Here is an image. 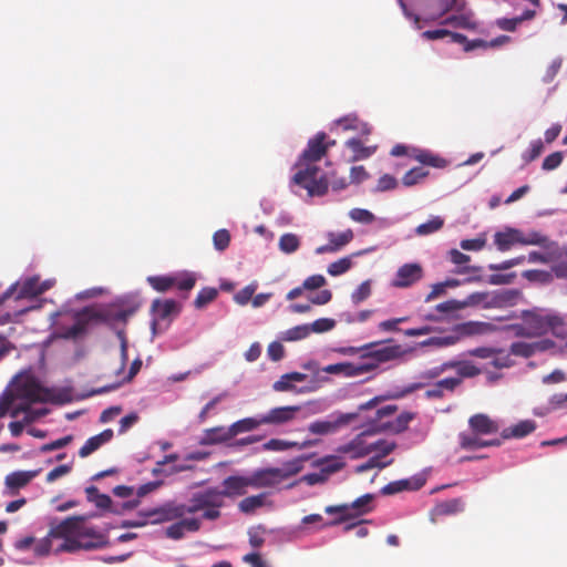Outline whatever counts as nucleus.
<instances>
[{"label":"nucleus","instance_id":"f257e3e1","mask_svg":"<svg viewBox=\"0 0 567 567\" xmlns=\"http://www.w3.org/2000/svg\"><path fill=\"white\" fill-rule=\"evenodd\" d=\"M138 305L132 297L117 298L109 306L94 309L84 307L82 310H72L64 305L60 310L50 313V326L55 328V334L66 340L83 338L93 324L104 323L116 331L121 343V367L116 374L123 372L127 362V340L124 330L127 319L136 311Z\"/></svg>","mask_w":567,"mask_h":567},{"label":"nucleus","instance_id":"f03ea898","mask_svg":"<svg viewBox=\"0 0 567 567\" xmlns=\"http://www.w3.org/2000/svg\"><path fill=\"white\" fill-rule=\"evenodd\" d=\"M326 137V133L319 132L310 138L295 164L299 169L291 178V187L305 188L310 197L326 195L330 185L326 174L316 165L327 153Z\"/></svg>","mask_w":567,"mask_h":567},{"label":"nucleus","instance_id":"7ed1b4c3","mask_svg":"<svg viewBox=\"0 0 567 567\" xmlns=\"http://www.w3.org/2000/svg\"><path fill=\"white\" fill-rule=\"evenodd\" d=\"M522 323L515 324L516 337L536 338L551 331L556 337H567V323L556 311L543 308H533L520 312Z\"/></svg>","mask_w":567,"mask_h":567},{"label":"nucleus","instance_id":"20e7f679","mask_svg":"<svg viewBox=\"0 0 567 567\" xmlns=\"http://www.w3.org/2000/svg\"><path fill=\"white\" fill-rule=\"evenodd\" d=\"M495 331V326L484 321H465L451 327L445 336L431 337L419 343L420 347L449 348L465 338L484 336Z\"/></svg>","mask_w":567,"mask_h":567},{"label":"nucleus","instance_id":"39448f33","mask_svg":"<svg viewBox=\"0 0 567 567\" xmlns=\"http://www.w3.org/2000/svg\"><path fill=\"white\" fill-rule=\"evenodd\" d=\"M73 519L65 518L55 525H51L49 537L61 538L63 542L55 548V553H78L81 550L80 537L75 530Z\"/></svg>","mask_w":567,"mask_h":567},{"label":"nucleus","instance_id":"423d86ee","mask_svg":"<svg viewBox=\"0 0 567 567\" xmlns=\"http://www.w3.org/2000/svg\"><path fill=\"white\" fill-rule=\"evenodd\" d=\"M383 342H370V346L364 354H361V363L373 365V371L379 368L381 363L389 362L401 358L405 354V350L400 344L382 346Z\"/></svg>","mask_w":567,"mask_h":567},{"label":"nucleus","instance_id":"0eeeda50","mask_svg":"<svg viewBox=\"0 0 567 567\" xmlns=\"http://www.w3.org/2000/svg\"><path fill=\"white\" fill-rule=\"evenodd\" d=\"M358 417V413H342L333 412L324 419L316 420L311 422L307 430L311 434L316 435H330L337 433L340 429L349 425L352 421Z\"/></svg>","mask_w":567,"mask_h":567},{"label":"nucleus","instance_id":"6e6552de","mask_svg":"<svg viewBox=\"0 0 567 567\" xmlns=\"http://www.w3.org/2000/svg\"><path fill=\"white\" fill-rule=\"evenodd\" d=\"M138 515L150 519L151 524H162L184 517V504L166 502L157 507L141 509Z\"/></svg>","mask_w":567,"mask_h":567},{"label":"nucleus","instance_id":"1a4fd4ad","mask_svg":"<svg viewBox=\"0 0 567 567\" xmlns=\"http://www.w3.org/2000/svg\"><path fill=\"white\" fill-rule=\"evenodd\" d=\"M30 402L66 404L72 402V389L37 386L28 391Z\"/></svg>","mask_w":567,"mask_h":567},{"label":"nucleus","instance_id":"9d476101","mask_svg":"<svg viewBox=\"0 0 567 567\" xmlns=\"http://www.w3.org/2000/svg\"><path fill=\"white\" fill-rule=\"evenodd\" d=\"M223 499H219L217 487H210L205 491L194 493L189 498V504H184V515L195 514L204 511L206 507H221Z\"/></svg>","mask_w":567,"mask_h":567},{"label":"nucleus","instance_id":"9b49d317","mask_svg":"<svg viewBox=\"0 0 567 567\" xmlns=\"http://www.w3.org/2000/svg\"><path fill=\"white\" fill-rule=\"evenodd\" d=\"M431 468H424L422 472L403 480L390 482L381 488L382 495H394L403 491H417L424 486L427 480V474Z\"/></svg>","mask_w":567,"mask_h":567},{"label":"nucleus","instance_id":"f8f14e48","mask_svg":"<svg viewBox=\"0 0 567 567\" xmlns=\"http://www.w3.org/2000/svg\"><path fill=\"white\" fill-rule=\"evenodd\" d=\"M373 432H378L374 426L361 432L349 443L340 445L337 451L342 454H349L353 460L369 455L372 453L371 442H368L365 437Z\"/></svg>","mask_w":567,"mask_h":567},{"label":"nucleus","instance_id":"ddd939ff","mask_svg":"<svg viewBox=\"0 0 567 567\" xmlns=\"http://www.w3.org/2000/svg\"><path fill=\"white\" fill-rule=\"evenodd\" d=\"M322 372L328 374H340L346 378H355L373 371V365L360 362H338L323 367Z\"/></svg>","mask_w":567,"mask_h":567},{"label":"nucleus","instance_id":"4468645a","mask_svg":"<svg viewBox=\"0 0 567 567\" xmlns=\"http://www.w3.org/2000/svg\"><path fill=\"white\" fill-rule=\"evenodd\" d=\"M39 278L33 276L27 278L22 284H12L2 295L0 303L14 296L17 300L33 298L39 295Z\"/></svg>","mask_w":567,"mask_h":567},{"label":"nucleus","instance_id":"2eb2a0df","mask_svg":"<svg viewBox=\"0 0 567 567\" xmlns=\"http://www.w3.org/2000/svg\"><path fill=\"white\" fill-rule=\"evenodd\" d=\"M555 347V342L550 339H542L534 342L516 341L509 347V354L530 358L536 353L549 351Z\"/></svg>","mask_w":567,"mask_h":567},{"label":"nucleus","instance_id":"dca6fc26","mask_svg":"<svg viewBox=\"0 0 567 567\" xmlns=\"http://www.w3.org/2000/svg\"><path fill=\"white\" fill-rule=\"evenodd\" d=\"M423 277V268L417 262L402 265L395 272L392 286L395 288H408L420 281Z\"/></svg>","mask_w":567,"mask_h":567},{"label":"nucleus","instance_id":"f3484780","mask_svg":"<svg viewBox=\"0 0 567 567\" xmlns=\"http://www.w3.org/2000/svg\"><path fill=\"white\" fill-rule=\"evenodd\" d=\"M520 291L517 289H499L489 293L485 301L484 309L505 308L517 305L520 298Z\"/></svg>","mask_w":567,"mask_h":567},{"label":"nucleus","instance_id":"a211bd4d","mask_svg":"<svg viewBox=\"0 0 567 567\" xmlns=\"http://www.w3.org/2000/svg\"><path fill=\"white\" fill-rule=\"evenodd\" d=\"M223 489L217 488L219 499L223 497H233L244 495L246 488L250 486L248 475H230L226 477L223 483Z\"/></svg>","mask_w":567,"mask_h":567},{"label":"nucleus","instance_id":"6ab92c4d","mask_svg":"<svg viewBox=\"0 0 567 567\" xmlns=\"http://www.w3.org/2000/svg\"><path fill=\"white\" fill-rule=\"evenodd\" d=\"M308 378L307 374L305 373H301V372H290V373H286V374H282L280 377L279 380H277L274 384H272V389L276 391V392H288V391H292V392H297V393H307V392H310L313 390V388H309V386H301V388H297L293 383L295 382H303L306 381Z\"/></svg>","mask_w":567,"mask_h":567},{"label":"nucleus","instance_id":"aec40b11","mask_svg":"<svg viewBox=\"0 0 567 567\" xmlns=\"http://www.w3.org/2000/svg\"><path fill=\"white\" fill-rule=\"evenodd\" d=\"M277 473L278 472L275 470V467H264L252 471L248 475L250 487H276L278 484H280L279 478L277 477Z\"/></svg>","mask_w":567,"mask_h":567},{"label":"nucleus","instance_id":"412c9836","mask_svg":"<svg viewBox=\"0 0 567 567\" xmlns=\"http://www.w3.org/2000/svg\"><path fill=\"white\" fill-rule=\"evenodd\" d=\"M200 519L199 518H179L176 523L169 525L165 529V535L167 538L179 540L184 538L185 532H197L200 528Z\"/></svg>","mask_w":567,"mask_h":567},{"label":"nucleus","instance_id":"4be33fe9","mask_svg":"<svg viewBox=\"0 0 567 567\" xmlns=\"http://www.w3.org/2000/svg\"><path fill=\"white\" fill-rule=\"evenodd\" d=\"M468 425L473 431L472 435L495 434L501 427L498 421L492 420L488 415L483 413L472 415L468 420Z\"/></svg>","mask_w":567,"mask_h":567},{"label":"nucleus","instance_id":"5701e85b","mask_svg":"<svg viewBox=\"0 0 567 567\" xmlns=\"http://www.w3.org/2000/svg\"><path fill=\"white\" fill-rule=\"evenodd\" d=\"M152 315L159 321H171L172 316L181 312V305L174 299H155L151 307ZM169 324V322H167Z\"/></svg>","mask_w":567,"mask_h":567},{"label":"nucleus","instance_id":"b1692460","mask_svg":"<svg viewBox=\"0 0 567 567\" xmlns=\"http://www.w3.org/2000/svg\"><path fill=\"white\" fill-rule=\"evenodd\" d=\"M520 245L538 246L542 249H559L558 243L537 230H520Z\"/></svg>","mask_w":567,"mask_h":567},{"label":"nucleus","instance_id":"393cba45","mask_svg":"<svg viewBox=\"0 0 567 567\" xmlns=\"http://www.w3.org/2000/svg\"><path fill=\"white\" fill-rule=\"evenodd\" d=\"M300 411V406H279L271 409L268 413L260 415L264 424H282L292 420L296 413Z\"/></svg>","mask_w":567,"mask_h":567},{"label":"nucleus","instance_id":"a878e982","mask_svg":"<svg viewBox=\"0 0 567 567\" xmlns=\"http://www.w3.org/2000/svg\"><path fill=\"white\" fill-rule=\"evenodd\" d=\"M311 456L312 454H303L287 462H284L281 467H275V470L278 472L277 477L279 478V482L281 483L282 481L288 480L300 473L303 468V463L309 461Z\"/></svg>","mask_w":567,"mask_h":567},{"label":"nucleus","instance_id":"bb28decb","mask_svg":"<svg viewBox=\"0 0 567 567\" xmlns=\"http://www.w3.org/2000/svg\"><path fill=\"white\" fill-rule=\"evenodd\" d=\"M460 445L463 450L475 451L484 447L501 446L503 443L501 439L483 440L478 435H471L466 433H460Z\"/></svg>","mask_w":567,"mask_h":567},{"label":"nucleus","instance_id":"cd10ccee","mask_svg":"<svg viewBox=\"0 0 567 567\" xmlns=\"http://www.w3.org/2000/svg\"><path fill=\"white\" fill-rule=\"evenodd\" d=\"M494 244L499 251H507L516 244L520 245V229L507 227L503 231L495 233Z\"/></svg>","mask_w":567,"mask_h":567},{"label":"nucleus","instance_id":"c85d7f7f","mask_svg":"<svg viewBox=\"0 0 567 567\" xmlns=\"http://www.w3.org/2000/svg\"><path fill=\"white\" fill-rule=\"evenodd\" d=\"M113 430L106 429L102 431L100 434L91 436L79 450L80 457H87L89 455L97 451L103 444L109 443L113 439Z\"/></svg>","mask_w":567,"mask_h":567},{"label":"nucleus","instance_id":"c756f323","mask_svg":"<svg viewBox=\"0 0 567 567\" xmlns=\"http://www.w3.org/2000/svg\"><path fill=\"white\" fill-rule=\"evenodd\" d=\"M536 422L533 420H523L515 425L503 429L502 440L523 439L536 430Z\"/></svg>","mask_w":567,"mask_h":567},{"label":"nucleus","instance_id":"7c9ffc66","mask_svg":"<svg viewBox=\"0 0 567 567\" xmlns=\"http://www.w3.org/2000/svg\"><path fill=\"white\" fill-rule=\"evenodd\" d=\"M464 511V502L462 498H452L444 502L439 503L431 511V522L435 523L436 518L440 516L446 515H455Z\"/></svg>","mask_w":567,"mask_h":567},{"label":"nucleus","instance_id":"2f4dec72","mask_svg":"<svg viewBox=\"0 0 567 567\" xmlns=\"http://www.w3.org/2000/svg\"><path fill=\"white\" fill-rule=\"evenodd\" d=\"M346 146L352 151V156L348 158V162L354 163L371 157L377 146H364L359 138L352 137L346 142Z\"/></svg>","mask_w":567,"mask_h":567},{"label":"nucleus","instance_id":"473e14b6","mask_svg":"<svg viewBox=\"0 0 567 567\" xmlns=\"http://www.w3.org/2000/svg\"><path fill=\"white\" fill-rule=\"evenodd\" d=\"M231 439V435L228 433V427L225 426H216L212 429H206L202 436L199 437L200 445H215L219 443L227 442Z\"/></svg>","mask_w":567,"mask_h":567},{"label":"nucleus","instance_id":"72a5a7b5","mask_svg":"<svg viewBox=\"0 0 567 567\" xmlns=\"http://www.w3.org/2000/svg\"><path fill=\"white\" fill-rule=\"evenodd\" d=\"M414 416L415 415L412 412H403L398 415L395 420L384 422L375 429L378 432L390 431L392 433L399 434L408 429L409 423L414 419Z\"/></svg>","mask_w":567,"mask_h":567},{"label":"nucleus","instance_id":"f704fd0d","mask_svg":"<svg viewBox=\"0 0 567 567\" xmlns=\"http://www.w3.org/2000/svg\"><path fill=\"white\" fill-rule=\"evenodd\" d=\"M85 493L87 501L90 503H93L97 508L103 511H110L112 513H117V511L112 507V498L107 494L100 493L96 486L91 485L86 487Z\"/></svg>","mask_w":567,"mask_h":567},{"label":"nucleus","instance_id":"c9c22d12","mask_svg":"<svg viewBox=\"0 0 567 567\" xmlns=\"http://www.w3.org/2000/svg\"><path fill=\"white\" fill-rule=\"evenodd\" d=\"M373 499H374V495L368 493V494L360 496L352 503L347 504L348 513H351V515H352L351 519L370 513L373 508V505H372Z\"/></svg>","mask_w":567,"mask_h":567},{"label":"nucleus","instance_id":"e433bc0d","mask_svg":"<svg viewBox=\"0 0 567 567\" xmlns=\"http://www.w3.org/2000/svg\"><path fill=\"white\" fill-rule=\"evenodd\" d=\"M41 470L17 471L6 477V485L9 488H21L39 475Z\"/></svg>","mask_w":567,"mask_h":567},{"label":"nucleus","instance_id":"4c0bfd02","mask_svg":"<svg viewBox=\"0 0 567 567\" xmlns=\"http://www.w3.org/2000/svg\"><path fill=\"white\" fill-rule=\"evenodd\" d=\"M312 466L320 467L321 471L329 478L331 474L337 473L343 468L344 462L336 455H328L322 458L316 460L312 463Z\"/></svg>","mask_w":567,"mask_h":567},{"label":"nucleus","instance_id":"58836bf2","mask_svg":"<svg viewBox=\"0 0 567 567\" xmlns=\"http://www.w3.org/2000/svg\"><path fill=\"white\" fill-rule=\"evenodd\" d=\"M425 40H441L447 38L450 43H463L466 37L462 33L452 32L446 29L426 30L422 34Z\"/></svg>","mask_w":567,"mask_h":567},{"label":"nucleus","instance_id":"ea45409f","mask_svg":"<svg viewBox=\"0 0 567 567\" xmlns=\"http://www.w3.org/2000/svg\"><path fill=\"white\" fill-rule=\"evenodd\" d=\"M264 422L260 421V415L255 417H245L236 421L228 427V433L231 435V439L236 435L245 432L252 431L257 429Z\"/></svg>","mask_w":567,"mask_h":567},{"label":"nucleus","instance_id":"a19ab883","mask_svg":"<svg viewBox=\"0 0 567 567\" xmlns=\"http://www.w3.org/2000/svg\"><path fill=\"white\" fill-rule=\"evenodd\" d=\"M414 158L423 165H429L436 168H443L446 166V159L432 153L429 150L416 148Z\"/></svg>","mask_w":567,"mask_h":567},{"label":"nucleus","instance_id":"79ce46f5","mask_svg":"<svg viewBox=\"0 0 567 567\" xmlns=\"http://www.w3.org/2000/svg\"><path fill=\"white\" fill-rule=\"evenodd\" d=\"M172 280H174V287H176L179 291L187 293L194 288L197 276L192 271H182L172 275Z\"/></svg>","mask_w":567,"mask_h":567},{"label":"nucleus","instance_id":"37998d69","mask_svg":"<svg viewBox=\"0 0 567 567\" xmlns=\"http://www.w3.org/2000/svg\"><path fill=\"white\" fill-rule=\"evenodd\" d=\"M309 330L307 323L295 326L290 329L281 331L279 334V339L287 342L299 341L308 338Z\"/></svg>","mask_w":567,"mask_h":567},{"label":"nucleus","instance_id":"c03bdc74","mask_svg":"<svg viewBox=\"0 0 567 567\" xmlns=\"http://www.w3.org/2000/svg\"><path fill=\"white\" fill-rule=\"evenodd\" d=\"M278 247L281 252L291 255L296 252L300 247V238L292 233L284 234L279 238Z\"/></svg>","mask_w":567,"mask_h":567},{"label":"nucleus","instance_id":"a18cd8bd","mask_svg":"<svg viewBox=\"0 0 567 567\" xmlns=\"http://www.w3.org/2000/svg\"><path fill=\"white\" fill-rule=\"evenodd\" d=\"M444 225V219L441 216H432L430 220L419 225L414 233L417 236H429L439 231Z\"/></svg>","mask_w":567,"mask_h":567},{"label":"nucleus","instance_id":"49530a36","mask_svg":"<svg viewBox=\"0 0 567 567\" xmlns=\"http://www.w3.org/2000/svg\"><path fill=\"white\" fill-rule=\"evenodd\" d=\"M68 518L74 520L75 526H76L75 530H76L79 536H82V538L83 537H89V538L96 539L97 536H106L105 534L100 533L99 530H96L95 527L86 526L84 524L85 516H71V517H68Z\"/></svg>","mask_w":567,"mask_h":567},{"label":"nucleus","instance_id":"de8ad7c7","mask_svg":"<svg viewBox=\"0 0 567 567\" xmlns=\"http://www.w3.org/2000/svg\"><path fill=\"white\" fill-rule=\"evenodd\" d=\"M266 503V494L252 495L244 498L239 503V509L243 513H252L255 509L262 507Z\"/></svg>","mask_w":567,"mask_h":567},{"label":"nucleus","instance_id":"09e8293b","mask_svg":"<svg viewBox=\"0 0 567 567\" xmlns=\"http://www.w3.org/2000/svg\"><path fill=\"white\" fill-rule=\"evenodd\" d=\"M427 175H429V171H426L424 167H422V166L413 167L404 174V176L402 178V183L404 186L411 187V186L419 184Z\"/></svg>","mask_w":567,"mask_h":567},{"label":"nucleus","instance_id":"8fccbe9b","mask_svg":"<svg viewBox=\"0 0 567 567\" xmlns=\"http://www.w3.org/2000/svg\"><path fill=\"white\" fill-rule=\"evenodd\" d=\"M349 218L361 225H372L375 220V215L365 208H352L348 213Z\"/></svg>","mask_w":567,"mask_h":567},{"label":"nucleus","instance_id":"3c124183","mask_svg":"<svg viewBox=\"0 0 567 567\" xmlns=\"http://www.w3.org/2000/svg\"><path fill=\"white\" fill-rule=\"evenodd\" d=\"M544 252L533 250L528 254V262L549 264L558 257L559 249H543Z\"/></svg>","mask_w":567,"mask_h":567},{"label":"nucleus","instance_id":"603ef678","mask_svg":"<svg viewBox=\"0 0 567 567\" xmlns=\"http://www.w3.org/2000/svg\"><path fill=\"white\" fill-rule=\"evenodd\" d=\"M327 480H328V477L320 470V472L308 473V474L302 475L299 480H297L293 483L289 484L288 488H293L299 483H306L309 486H315V485H319V484L326 483Z\"/></svg>","mask_w":567,"mask_h":567},{"label":"nucleus","instance_id":"864d4df0","mask_svg":"<svg viewBox=\"0 0 567 567\" xmlns=\"http://www.w3.org/2000/svg\"><path fill=\"white\" fill-rule=\"evenodd\" d=\"M80 544L81 550H94L109 547L110 540L107 536H97L96 539L81 536Z\"/></svg>","mask_w":567,"mask_h":567},{"label":"nucleus","instance_id":"5fc2aeb1","mask_svg":"<svg viewBox=\"0 0 567 567\" xmlns=\"http://www.w3.org/2000/svg\"><path fill=\"white\" fill-rule=\"evenodd\" d=\"M324 512L329 515H332V514H340L339 517L334 518L333 520H331L330 523H328L327 525H339L346 520H349L351 519V513H348V507H347V504H341V505H329L326 507Z\"/></svg>","mask_w":567,"mask_h":567},{"label":"nucleus","instance_id":"6e6d98bb","mask_svg":"<svg viewBox=\"0 0 567 567\" xmlns=\"http://www.w3.org/2000/svg\"><path fill=\"white\" fill-rule=\"evenodd\" d=\"M217 295H218V291L216 288L205 287L196 296V298L194 300V306L197 309H203L209 302H212L217 297Z\"/></svg>","mask_w":567,"mask_h":567},{"label":"nucleus","instance_id":"4d7b16f0","mask_svg":"<svg viewBox=\"0 0 567 567\" xmlns=\"http://www.w3.org/2000/svg\"><path fill=\"white\" fill-rule=\"evenodd\" d=\"M328 238L331 245L334 247L336 251H338L353 239V231L351 229H347L338 234L329 233Z\"/></svg>","mask_w":567,"mask_h":567},{"label":"nucleus","instance_id":"13d9d810","mask_svg":"<svg viewBox=\"0 0 567 567\" xmlns=\"http://www.w3.org/2000/svg\"><path fill=\"white\" fill-rule=\"evenodd\" d=\"M148 284L152 286L153 289L159 292L167 291L172 287H174V280H172L171 276H148L147 277Z\"/></svg>","mask_w":567,"mask_h":567},{"label":"nucleus","instance_id":"bf43d9fd","mask_svg":"<svg viewBox=\"0 0 567 567\" xmlns=\"http://www.w3.org/2000/svg\"><path fill=\"white\" fill-rule=\"evenodd\" d=\"M336 320L330 318H320L312 323H307L310 333H323L332 330L336 327Z\"/></svg>","mask_w":567,"mask_h":567},{"label":"nucleus","instance_id":"052dcab7","mask_svg":"<svg viewBox=\"0 0 567 567\" xmlns=\"http://www.w3.org/2000/svg\"><path fill=\"white\" fill-rule=\"evenodd\" d=\"M544 151V143L540 138L530 142L529 147L522 153L524 163L535 161Z\"/></svg>","mask_w":567,"mask_h":567},{"label":"nucleus","instance_id":"680f3d73","mask_svg":"<svg viewBox=\"0 0 567 567\" xmlns=\"http://www.w3.org/2000/svg\"><path fill=\"white\" fill-rule=\"evenodd\" d=\"M372 281L370 279L363 281L352 293L351 301L354 306H358L362 301L367 300L372 292L371 289Z\"/></svg>","mask_w":567,"mask_h":567},{"label":"nucleus","instance_id":"e2e57ef3","mask_svg":"<svg viewBox=\"0 0 567 567\" xmlns=\"http://www.w3.org/2000/svg\"><path fill=\"white\" fill-rule=\"evenodd\" d=\"M298 442L286 441L280 439H271L262 444L264 451L282 452L297 446Z\"/></svg>","mask_w":567,"mask_h":567},{"label":"nucleus","instance_id":"0e129e2a","mask_svg":"<svg viewBox=\"0 0 567 567\" xmlns=\"http://www.w3.org/2000/svg\"><path fill=\"white\" fill-rule=\"evenodd\" d=\"M257 288H258L257 281L250 282L245 288H243L241 290H239L238 292L235 293V296H234L235 302L240 306L247 305L251 300Z\"/></svg>","mask_w":567,"mask_h":567},{"label":"nucleus","instance_id":"69168bd1","mask_svg":"<svg viewBox=\"0 0 567 567\" xmlns=\"http://www.w3.org/2000/svg\"><path fill=\"white\" fill-rule=\"evenodd\" d=\"M488 292H473L468 295L464 300H460L461 310L468 307H476L482 305L484 307L485 301L488 300Z\"/></svg>","mask_w":567,"mask_h":567},{"label":"nucleus","instance_id":"338daca9","mask_svg":"<svg viewBox=\"0 0 567 567\" xmlns=\"http://www.w3.org/2000/svg\"><path fill=\"white\" fill-rule=\"evenodd\" d=\"M352 266V261L349 257H343L328 266V274L332 277H337L347 272Z\"/></svg>","mask_w":567,"mask_h":567},{"label":"nucleus","instance_id":"774afa93","mask_svg":"<svg viewBox=\"0 0 567 567\" xmlns=\"http://www.w3.org/2000/svg\"><path fill=\"white\" fill-rule=\"evenodd\" d=\"M213 244L214 248L217 251H224L228 248L230 244V234L227 229H219L213 235Z\"/></svg>","mask_w":567,"mask_h":567}]
</instances>
